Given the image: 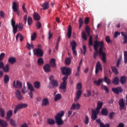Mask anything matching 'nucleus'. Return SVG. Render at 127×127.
<instances>
[{
	"mask_svg": "<svg viewBox=\"0 0 127 127\" xmlns=\"http://www.w3.org/2000/svg\"><path fill=\"white\" fill-rule=\"evenodd\" d=\"M91 118L92 120H96V122L98 124H100V127H110V124H106V125H105V124L101 122V119H97L98 114L97 108L95 109V110L92 111Z\"/></svg>",
	"mask_w": 127,
	"mask_h": 127,
	"instance_id": "obj_1",
	"label": "nucleus"
},
{
	"mask_svg": "<svg viewBox=\"0 0 127 127\" xmlns=\"http://www.w3.org/2000/svg\"><path fill=\"white\" fill-rule=\"evenodd\" d=\"M64 111H61V112L58 113L56 116L55 117L56 119V122L58 125H62L64 123L62 119V117L64 116Z\"/></svg>",
	"mask_w": 127,
	"mask_h": 127,
	"instance_id": "obj_2",
	"label": "nucleus"
},
{
	"mask_svg": "<svg viewBox=\"0 0 127 127\" xmlns=\"http://www.w3.org/2000/svg\"><path fill=\"white\" fill-rule=\"evenodd\" d=\"M67 79H68L67 76H64V77H63V82H62L60 85V88L63 90L64 92H66L67 90Z\"/></svg>",
	"mask_w": 127,
	"mask_h": 127,
	"instance_id": "obj_3",
	"label": "nucleus"
},
{
	"mask_svg": "<svg viewBox=\"0 0 127 127\" xmlns=\"http://www.w3.org/2000/svg\"><path fill=\"white\" fill-rule=\"evenodd\" d=\"M61 70L62 74L65 75V76H67V79L68 78L69 75H70L72 72V69L69 67H62Z\"/></svg>",
	"mask_w": 127,
	"mask_h": 127,
	"instance_id": "obj_4",
	"label": "nucleus"
},
{
	"mask_svg": "<svg viewBox=\"0 0 127 127\" xmlns=\"http://www.w3.org/2000/svg\"><path fill=\"white\" fill-rule=\"evenodd\" d=\"M80 108V104L79 103H77L75 104V103H73L71 105V107L70 108V110L68 111V116L69 117L70 115L72 114V110H75V109H77L78 110Z\"/></svg>",
	"mask_w": 127,
	"mask_h": 127,
	"instance_id": "obj_5",
	"label": "nucleus"
},
{
	"mask_svg": "<svg viewBox=\"0 0 127 127\" xmlns=\"http://www.w3.org/2000/svg\"><path fill=\"white\" fill-rule=\"evenodd\" d=\"M70 46H71V50L73 52V55H74V56H77V53L76 50V47H77V44L75 41H72V42H70Z\"/></svg>",
	"mask_w": 127,
	"mask_h": 127,
	"instance_id": "obj_6",
	"label": "nucleus"
},
{
	"mask_svg": "<svg viewBox=\"0 0 127 127\" xmlns=\"http://www.w3.org/2000/svg\"><path fill=\"white\" fill-rule=\"evenodd\" d=\"M33 52L34 54L37 56V57H43L44 56V52L42 49H35L33 50Z\"/></svg>",
	"mask_w": 127,
	"mask_h": 127,
	"instance_id": "obj_7",
	"label": "nucleus"
},
{
	"mask_svg": "<svg viewBox=\"0 0 127 127\" xmlns=\"http://www.w3.org/2000/svg\"><path fill=\"white\" fill-rule=\"evenodd\" d=\"M27 107V104H26L21 103L20 104H18L15 107V108L14 110V113L15 114H16L17 113V111H18V110H20V109H21L22 108H25Z\"/></svg>",
	"mask_w": 127,
	"mask_h": 127,
	"instance_id": "obj_8",
	"label": "nucleus"
},
{
	"mask_svg": "<svg viewBox=\"0 0 127 127\" xmlns=\"http://www.w3.org/2000/svg\"><path fill=\"white\" fill-rule=\"evenodd\" d=\"M98 47H100L99 51V57L102 58V54L103 53V49L104 48V42H98Z\"/></svg>",
	"mask_w": 127,
	"mask_h": 127,
	"instance_id": "obj_9",
	"label": "nucleus"
},
{
	"mask_svg": "<svg viewBox=\"0 0 127 127\" xmlns=\"http://www.w3.org/2000/svg\"><path fill=\"white\" fill-rule=\"evenodd\" d=\"M13 87L20 89L22 87V82H21V81H20V80H17L16 84L15 80H14L13 83Z\"/></svg>",
	"mask_w": 127,
	"mask_h": 127,
	"instance_id": "obj_10",
	"label": "nucleus"
},
{
	"mask_svg": "<svg viewBox=\"0 0 127 127\" xmlns=\"http://www.w3.org/2000/svg\"><path fill=\"white\" fill-rule=\"evenodd\" d=\"M18 4L16 1H13L12 3V9L14 12H16L17 15L19 16L20 15V12L18 11Z\"/></svg>",
	"mask_w": 127,
	"mask_h": 127,
	"instance_id": "obj_11",
	"label": "nucleus"
},
{
	"mask_svg": "<svg viewBox=\"0 0 127 127\" xmlns=\"http://www.w3.org/2000/svg\"><path fill=\"white\" fill-rule=\"evenodd\" d=\"M99 70L102 71L103 70L102 65L99 62H97L95 67V74H98Z\"/></svg>",
	"mask_w": 127,
	"mask_h": 127,
	"instance_id": "obj_12",
	"label": "nucleus"
},
{
	"mask_svg": "<svg viewBox=\"0 0 127 127\" xmlns=\"http://www.w3.org/2000/svg\"><path fill=\"white\" fill-rule=\"evenodd\" d=\"M123 91V90L121 87H117L115 88H112V91H113V92L116 94H120V93H122Z\"/></svg>",
	"mask_w": 127,
	"mask_h": 127,
	"instance_id": "obj_13",
	"label": "nucleus"
},
{
	"mask_svg": "<svg viewBox=\"0 0 127 127\" xmlns=\"http://www.w3.org/2000/svg\"><path fill=\"white\" fill-rule=\"evenodd\" d=\"M119 104L120 106V110H123V109H124L126 104L125 103L124 98H121V99H120L119 101Z\"/></svg>",
	"mask_w": 127,
	"mask_h": 127,
	"instance_id": "obj_14",
	"label": "nucleus"
},
{
	"mask_svg": "<svg viewBox=\"0 0 127 127\" xmlns=\"http://www.w3.org/2000/svg\"><path fill=\"white\" fill-rule=\"evenodd\" d=\"M103 105V102L101 101H98L96 107V111L97 112V115L100 113V110L101 109L102 106Z\"/></svg>",
	"mask_w": 127,
	"mask_h": 127,
	"instance_id": "obj_15",
	"label": "nucleus"
},
{
	"mask_svg": "<svg viewBox=\"0 0 127 127\" xmlns=\"http://www.w3.org/2000/svg\"><path fill=\"white\" fill-rule=\"evenodd\" d=\"M15 95L18 100H22L23 99V95H22L20 90L18 89L15 91Z\"/></svg>",
	"mask_w": 127,
	"mask_h": 127,
	"instance_id": "obj_16",
	"label": "nucleus"
},
{
	"mask_svg": "<svg viewBox=\"0 0 127 127\" xmlns=\"http://www.w3.org/2000/svg\"><path fill=\"white\" fill-rule=\"evenodd\" d=\"M52 86H51V88L52 89L54 88L55 87H58L59 85V83L58 80H56V79H53V80L51 82Z\"/></svg>",
	"mask_w": 127,
	"mask_h": 127,
	"instance_id": "obj_17",
	"label": "nucleus"
},
{
	"mask_svg": "<svg viewBox=\"0 0 127 127\" xmlns=\"http://www.w3.org/2000/svg\"><path fill=\"white\" fill-rule=\"evenodd\" d=\"M8 123L7 121L3 119H0V127H8Z\"/></svg>",
	"mask_w": 127,
	"mask_h": 127,
	"instance_id": "obj_18",
	"label": "nucleus"
},
{
	"mask_svg": "<svg viewBox=\"0 0 127 127\" xmlns=\"http://www.w3.org/2000/svg\"><path fill=\"white\" fill-rule=\"evenodd\" d=\"M82 94V90H78L76 93V98H75V101H78L79 99L80 98Z\"/></svg>",
	"mask_w": 127,
	"mask_h": 127,
	"instance_id": "obj_19",
	"label": "nucleus"
},
{
	"mask_svg": "<svg viewBox=\"0 0 127 127\" xmlns=\"http://www.w3.org/2000/svg\"><path fill=\"white\" fill-rule=\"evenodd\" d=\"M42 6L44 10H45V9H48L50 7L49 1L46 0V1L43 2V4H42Z\"/></svg>",
	"mask_w": 127,
	"mask_h": 127,
	"instance_id": "obj_20",
	"label": "nucleus"
},
{
	"mask_svg": "<svg viewBox=\"0 0 127 127\" xmlns=\"http://www.w3.org/2000/svg\"><path fill=\"white\" fill-rule=\"evenodd\" d=\"M49 64L51 66H52V67H54V68L56 67V66H57L56 61L55 59H51L50 60Z\"/></svg>",
	"mask_w": 127,
	"mask_h": 127,
	"instance_id": "obj_21",
	"label": "nucleus"
},
{
	"mask_svg": "<svg viewBox=\"0 0 127 127\" xmlns=\"http://www.w3.org/2000/svg\"><path fill=\"white\" fill-rule=\"evenodd\" d=\"M103 80L104 79L103 78H99L98 80H94L93 84L96 85V86H100Z\"/></svg>",
	"mask_w": 127,
	"mask_h": 127,
	"instance_id": "obj_22",
	"label": "nucleus"
},
{
	"mask_svg": "<svg viewBox=\"0 0 127 127\" xmlns=\"http://www.w3.org/2000/svg\"><path fill=\"white\" fill-rule=\"evenodd\" d=\"M12 110H9L8 112H7L6 116L5 117V119L7 121H9V120H10L11 117L12 116Z\"/></svg>",
	"mask_w": 127,
	"mask_h": 127,
	"instance_id": "obj_23",
	"label": "nucleus"
},
{
	"mask_svg": "<svg viewBox=\"0 0 127 127\" xmlns=\"http://www.w3.org/2000/svg\"><path fill=\"white\" fill-rule=\"evenodd\" d=\"M127 77L125 75H123L121 77L120 82L122 84H126L127 83Z\"/></svg>",
	"mask_w": 127,
	"mask_h": 127,
	"instance_id": "obj_24",
	"label": "nucleus"
},
{
	"mask_svg": "<svg viewBox=\"0 0 127 127\" xmlns=\"http://www.w3.org/2000/svg\"><path fill=\"white\" fill-rule=\"evenodd\" d=\"M44 70L45 72H50L51 70L50 64H45L44 66Z\"/></svg>",
	"mask_w": 127,
	"mask_h": 127,
	"instance_id": "obj_25",
	"label": "nucleus"
},
{
	"mask_svg": "<svg viewBox=\"0 0 127 127\" xmlns=\"http://www.w3.org/2000/svg\"><path fill=\"white\" fill-rule=\"evenodd\" d=\"M121 35L124 37V44H127V33L121 32Z\"/></svg>",
	"mask_w": 127,
	"mask_h": 127,
	"instance_id": "obj_26",
	"label": "nucleus"
},
{
	"mask_svg": "<svg viewBox=\"0 0 127 127\" xmlns=\"http://www.w3.org/2000/svg\"><path fill=\"white\" fill-rule=\"evenodd\" d=\"M72 36V27L69 26L67 30V37L68 39H70Z\"/></svg>",
	"mask_w": 127,
	"mask_h": 127,
	"instance_id": "obj_27",
	"label": "nucleus"
},
{
	"mask_svg": "<svg viewBox=\"0 0 127 127\" xmlns=\"http://www.w3.org/2000/svg\"><path fill=\"white\" fill-rule=\"evenodd\" d=\"M102 115L104 116H107L109 113L108 109L107 108H103L101 111Z\"/></svg>",
	"mask_w": 127,
	"mask_h": 127,
	"instance_id": "obj_28",
	"label": "nucleus"
},
{
	"mask_svg": "<svg viewBox=\"0 0 127 127\" xmlns=\"http://www.w3.org/2000/svg\"><path fill=\"white\" fill-rule=\"evenodd\" d=\"M8 61V63H9V64H15V63H16V60L15 58L11 57L10 58H9Z\"/></svg>",
	"mask_w": 127,
	"mask_h": 127,
	"instance_id": "obj_29",
	"label": "nucleus"
},
{
	"mask_svg": "<svg viewBox=\"0 0 127 127\" xmlns=\"http://www.w3.org/2000/svg\"><path fill=\"white\" fill-rule=\"evenodd\" d=\"M101 60L104 64H106L107 62V55L106 53H104L103 51L102 56L101 57Z\"/></svg>",
	"mask_w": 127,
	"mask_h": 127,
	"instance_id": "obj_30",
	"label": "nucleus"
},
{
	"mask_svg": "<svg viewBox=\"0 0 127 127\" xmlns=\"http://www.w3.org/2000/svg\"><path fill=\"white\" fill-rule=\"evenodd\" d=\"M113 84L115 85H118L119 83H120L119 78L118 76H115L112 81Z\"/></svg>",
	"mask_w": 127,
	"mask_h": 127,
	"instance_id": "obj_31",
	"label": "nucleus"
},
{
	"mask_svg": "<svg viewBox=\"0 0 127 127\" xmlns=\"http://www.w3.org/2000/svg\"><path fill=\"white\" fill-rule=\"evenodd\" d=\"M49 100L48 98H44L42 101V106H46L47 105H49Z\"/></svg>",
	"mask_w": 127,
	"mask_h": 127,
	"instance_id": "obj_32",
	"label": "nucleus"
},
{
	"mask_svg": "<svg viewBox=\"0 0 127 127\" xmlns=\"http://www.w3.org/2000/svg\"><path fill=\"white\" fill-rule=\"evenodd\" d=\"M41 57L39 58L37 61V64L39 65H43L44 64V60Z\"/></svg>",
	"mask_w": 127,
	"mask_h": 127,
	"instance_id": "obj_33",
	"label": "nucleus"
},
{
	"mask_svg": "<svg viewBox=\"0 0 127 127\" xmlns=\"http://www.w3.org/2000/svg\"><path fill=\"white\" fill-rule=\"evenodd\" d=\"M27 84L28 88L30 90V91H34V88L31 83H30V82H27Z\"/></svg>",
	"mask_w": 127,
	"mask_h": 127,
	"instance_id": "obj_34",
	"label": "nucleus"
},
{
	"mask_svg": "<svg viewBox=\"0 0 127 127\" xmlns=\"http://www.w3.org/2000/svg\"><path fill=\"white\" fill-rule=\"evenodd\" d=\"M9 64H8L3 66V71L4 72H9Z\"/></svg>",
	"mask_w": 127,
	"mask_h": 127,
	"instance_id": "obj_35",
	"label": "nucleus"
},
{
	"mask_svg": "<svg viewBox=\"0 0 127 127\" xmlns=\"http://www.w3.org/2000/svg\"><path fill=\"white\" fill-rule=\"evenodd\" d=\"M34 86L35 88L39 89L40 88L41 83L39 82V81H35V82L34 83Z\"/></svg>",
	"mask_w": 127,
	"mask_h": 127,
	"instance_id": "obj_36",
	"label": "nucleus"
},
{
	"mask_svg": "<svg viewBox=\"0 0 127 127\" xmlns=\"http://www.w3.org/2000/svg\"><path fill=\"white\" fill-rule=\"evenodd\" d=\"M34 46L33 45L32 43L31 44H29V43H27L26 45V48L28 49L29 51L31 50V49H34Z\"/></svg>",
	"mask_w": 127,
	"mask_h": 127,
	"instance_id": "obj_37",
	"label": "nucleus"
},
{
	"mask_svg": "<svg viewBox=\"0 0 127 127\" xmlns=\"http://www.w3.org/2000/svg\"><path fill=\"white\" fill-rule=\"evenodd\" d=\"M33 18L35 20H39V19L41 18V17L39 16L38 13H34L33 15Z\"/></svg>",
	"mask_w": 127,
	"mask_h": 127,
	"instance_id": "obj_38",
	"label": "nucleus"
},
{
	"mask_svg": "<svg viewBox=\"0 0 127 127\" xmlns=\"http://www.w3.org/2000/svg\"><path fill=\"white\" fill-rule=\"evenodd\" d=\"M104 81L106 82L107 84H111L112 81L110 78L107 77V76H105L104 78Z\"/></svg>",
	"mask_w": 127,
	"mask_h": 127,
	"instance_id": "obj_39",
	"label": "nucleus"
},
{
	"mask_svg": "<svg viewBox=\"0 0 127 127\" xmlns=\"http://www.w3.org/2000/svg\"><path fill=\"white\" fill-rule=\"evenodd\" d=\"M99 47V42L98 41L96 40L94 42V49L95 50V52H96L98 50V47Z\"/></svg>",
	"mask_w": 127,
	"mask_h": 127,
	"instance_id": "obj_40",
	"label": "nucleus"
},
{
	"mask_svg": "<svg viewBox=\"0 0 127 127\" xmlns=\"http://www.w3.org/2000/svg\"><path fill=\"white\" fill-rule=\"evenodd\" d=\"M48 124H50V125H54V124H55L54 119H52L51 118L48 119Z\"/></svg>",
	"mask_w": 127,
	"mask_h": 127,
	"instance_id": "obj_41",
	"label": "nucleus"
},
{
	"mask_svg": "<svg viewBox=\"0 0 127 127\" xmlns=\"http://www.w3.org/2000/svg\"><path fill=\"white\" fill-rule=\"evenodd\" d=\"M9 81V77L8 76V75H7V74H5L4 76V83L7 84L8 83V82Z\"/></svg>",
	"mask_w": 127,
	"mask_h": 127,
	"instance_id": "obj_42",
	"label": "nucleus"
},
{
	"mask_svg": "<svg viewBox=\"0 0 127 127\" xmlns=\"http://www.w3.org/2000/svg\"><path fill=\"white\" fill-rule=\"evenodd\" d=\"M62 96V95L60 94V93H59L58 94H57V95H56L55 96V101H58V100H60V99H61Z\"/></svg>",
	"mask_w": 127,
	"mask_h": 127,
	"instance_id": "obj_43",
	"label": "nucleus"
},
{
	"mask_svg": "<svg viewBox=\"0 0 127 127\" xmlns=\"http://www.w3.org/2000/svg\"><path fill=\"white\" fill-rule=\"evenodd\" d=\"M20 37V41L22 42L24 40V37L23 36H22L20 34H18V35H16V40H18V38Z\"/></svg>",
	"mask_w": 127,
	"mask_h": 127,
	"instance_id": "obj_44",
	"label": "nucleus"
},
{
	"mask_svg": "<svg viewBox=\"0 0 127 127\" xmlns=\"http://www.w3.org/2000/svg\"><path fill=\"white\" fill-rule=\"evenodd\" d=\"M5 112L2 108H0V115L2 118H3L5 116Z\"/></svg>",
	"mask_w": 127,
	"mask_h": 127,
	"instance_id": "obj_45",
	"label": "nucleus"
},
{
	"mask_svg": "<svg viewBox=\"0 0 127 127\" xmlns=\"http://www.w3.org/2000/svg\"><path fill=\"white\" fill-rule=\"evenodd\" d=\"M33 22V21L32 17H28L27 19V23L28 25H32Z\"/></svg>",
	"mask_w": 127,
	"mask_h": 127,
	"instance_id": "obj_46",
	"label": "nucleus"
},
{
	"mask_svg": "<svg viewBox=\"0 0 127 127\" xmlns=\"http://www.w3.org/2000/svg\"><path fill=\"white\" fill-rule=\"evenodd\" d=\"M10 123L11 125L13 127H17V124L15 120H13V119H10Z\"/></svg>",
	"mask_w": 127,
	"mask_h": 127,
	"instance_id": "obj_47",
	"label": "nucleus"
},
{
	"mask_svg": "<svg viewBox=\"0 0 127 127\" xmlns=\"http://www.w3.org/2000/svg\"><path fill=\"white\" fill-rule=\"evenodd\" d=\"M78 22H79V28H81L84 22L83 21V19H82V18H79L78 20Z\"/></svg>",
	"mask_w": 127,
	"mask_h": 127,
	"instance_id": "obj_48",
	"label": "nucleus"
},
{
	"mask_svg": "<svg viewBox=\"0 0 127 127\" xmlns=\"http://www.w3.org/2000/svg\"><path fill=\"white\" fill-rule=\"evenodd\" d=\"M54 79V76L53 75H52L50 77V82L49 83V85L48 86V87L49 88H50L51 89H52V88H51V86L52 85V80H53Z\"/></svg>",
	"mask_w": 127,
	"mask_h": 127,
	"instance_id": "obj_49",
	"label": "nucleus"
},
{
	"mask_svg": "<svg viewBox=\"0 0 127 127\" xmlns=\"http://www.w3.org/2000/svg\"><path fill=\"white\" fill-rule=\"evenodd\" d=\"M111 68L112 71L115 72V74H119V71H118V69L116 66H111Z\"/></svg>",
	"mask_w": 127,
	"mask_h": 127,
	"instance_id": "obj_50",
	"label": "nucleus"
},
{
	"mask_svg": "<svg viewBox=\"0 0 127 127\" xmlns=\"http://www.w3.org/2000/svg\"><path fill=\"white\" fill-rule=\"evenodd\" d=\"M85 31L86 32V33L88 36H89V35H90V29L89 26H88V25H86V26L85 27Z\"/></svg>",
	"mask_w": 127,
	"mask_h": 127,
	"instance_id": "obj_51",
	"label": "nucleus"
},
{
	"mask_svg": "<svg viewBox=\"0 0 127 127\" xmlns=\"http://www.w3.org/2000/svg\"><path fill=\"white\" fill-rule=\"evenodd\" d=\"M71 64V59L70 58H66L65 59V64L69 65Z\"/></svg>",
	"mask_w": 127,
	"mask_h": 127,
	"instance_id": "obj_52",
	"label": "nucleus"
},
{
	"mask_svg": "<svg viewBox=\"0 0 127 127\" xmlns=\"http://www.w3.org/2000/svg\"><path fill=\"white\" fill-rule=\"evenodd\" d=\"M89 119L88 116H85V118L84 121V124H86V125H88L89 123Z\"/></svg>",
	"mask_w": 127,
	"mask_h": 127,
	"instance_id": "obj_53",
	"label": "nucleus"
},
{
	"mask_svg": "<svg viewBox=\"0 0 127 127\" xmlns=\"http://www.w3.org/2000/svg\"><path fill=\"white\" fill-rule=\"evenodd\" d=\"M76 88L78 90H82V83H77L76 85Z\"/></svg>",
	"mask_w": 127,
	"mask_h": 127,
	"instance_id": "obj_54",
	"label": "nucleus"
},
{
	"mask_svg": "<svg viewBox=\"0 0 127 127\" xmlns=\"http://www.w3.org/2000/svg\"><path fill=\"white\" fill-rule=\"evenodd\" d=\"M124 63L127 64V52H124Z\"/></svg>",
	"mask_w": 127,
	"mask_h": 127,
	"instance_id": "obj_55",
	"label": "nucleus"
},
{
	"mask_svg": "<svg viewBox=\"0 0 127 127\" xmlns=\"http://www.w3.org/2000/svg\"><path fill=\"white\" fill-rule=\"evenodd\" d=\"M17 31H18L17 25L16 26V25H14V28L13 30V33L14 35H15V34H16Z\"/></svg>",
	"mask_w": 127,
	"mask_h": 127,
	"instance_id": "obj_56",
	"label": "nucleus"
},
{
	"mask_svg": "<svg viewBox=\"0 0 127 127\" xmlns=\"http://www.w3.org/2000/svg\"><path fill=\"white\" fill-rule=\"evenodd\" d=\"M82 38L85 41H87V37L86 34H85V32H82Z\"/></svg>",
	"mask_w": 127,
	"mask_h": 127,
	"instance_id": "obj_57",
	"label": "nucleus"
},
{
	"mask_svg": "<svg viewBox=\"0 0 127 127\" xmlns=\"http://www.w3.org/2000/svg\"><path fill=\"white\" fill-rule=\"evenodd\" d=\"M37 34L36 33H34L31 36V41H35L36 39Z\"/></svg>",
	"mask_w": 127,
	"mask_h": 127,
	"instance_id": "obj_58",
	"label": "nucleus"
},
{
	"mask_svg": "<svg viewBox=\"0 0 127 127\" xmlns=\"http://www.w3.org/2000/svg\"><path fill=\"white\" fill-rule=\"evenodd\" d=\"M28 90L26 87H23L21 89V92L23 94H26L27 93Z\"/></svg>",
	"mask_w": 127,
	"mask_h": 127,
	"instance_id": "obj_59",
	"label": "nucleus"
},
{
	"mask_svg": "<svg viewBox=\"0 0 127 127\" xmlns=\"http://www.w3.org/2000/svg\"><path fill=\"white\" fill-rule=\"evenodd\" d=\"M89 46H93V38L90 36L89 39Z\"/></svg>",
	"mask_w": 127,
	"mask_h": 127,
	"instance_id": "obj_60",
	"label": "nucleus"
},
{
	"mask_svg": "<svg viewBox=\"0 0 127 127\" xmlns=\"http://www.w3.org/2000/svg\"><path fill=\"white\" fill-rule=\"evenodd\" d=\"M5 56V54H4V53H2L1 54H0V62L1 61H2V60H3L4 57Z\"/></svg>",
	"mask_w": 127,
	"mask_h": 127,
	"instance_id": "obj_61",
	"label": "nucleus"
},
{
	"mask_svg": "<svg viewBox=\"0 0 127 127\" xmlns=\"http://www.w3.org/2000/svg\"><path fill=\"white\" fill-rule=\"evenodd\" d=\"M98 55H99V52L97 50L96 52H95V53H94V56H93L94 59L96 60L97 57H98Z\"/></svg>",
	"mask_w": 127,
	"mask_h": 127,
	"instance_id": "obj_62",
	"label": "nucleus"
},
{
	"mask_svg": "<svg viewBox=\"0 0 127 127\" xmlns=\"http://www.w3.org/2000/svg\"><path fill=\"white\" fill-rule=\"evenodd\" d=\"M24 25L23 24H21V23H19L18 25V29L20 31H22Z\"/></svg>",
	"mask_w": 127,
	"mask_h": 127,
	"instance_id": "obj_63",
	"label": "nucleus"
},
{
	"mask_svg": "<svg viewBox=\"0 0 127 127\" xmlns=\"http://www.w3.org/2000/svg\"><path fill=\"white\" fill-rule=\"evenodd\" d=\"M36 27L38 28V29H39V28H41V27H42L41 23H40V22H37L36 23Z\"/></svg>",
	"mask_w": 127,
	"mask_h": 127,
	"instance_id": "obj_64",
	"label": "nucleus"
}]
</instances>
